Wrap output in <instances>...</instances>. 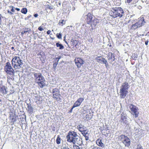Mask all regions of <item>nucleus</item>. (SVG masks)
I'll list each match as a JSON object with an SVG mask.
<instances>
[{
  "label": "nucleus",
  "instance_id": "f257e3e1",
  "mask_svg": "<svg viewBox=\"0 0 149 149\" xmlns=\"http://www.w3.org/2000/svg\"><path fill=\"white\" fill-rule=\"evenodd\" d=\"M124 14L123 9L120 7H113L111 9L109 12V15L113 18L122 17Z\"/></svg>",
  "mask_w": 149,
  "mask_h": 149
},
{
  "label": "nucleus",
  "instance_id": "f03ea898",
  "mask_svg": "<svg viewBox=\"0 0 149 149\" xmlns=\"http://www.w3.org/2000/svg\"><path fill=\"white\" fill-rule=\"evenodd\" d=\"M35 78V81L36 83L41 88L46 86L45 83V81L44 77L42 75L41 73H33Z\"/></svg>",
  "mask_w": 149,
  "mask_h": 149
},
{
  "label": "nucleus",
  "instance_id": "7ed1b4c3",
  "mask_svg": "<svg viewBox=\"0 0 149 149\" xmlns=\"http://www.w3.org/2000/svg\"><path fill=\"white\" fill-rule=\"evenodd\" d=\"M77 133L74 131H69L66 137L67 141L70 143H72L74 144L78 141V138Z\"/></svg>",
  "mask_w": 149,
  "mask_h": 149
},
{
  "label": "nucleus",
  "instance_id": "20e7f679",
  "mask_svg": "<svg viewBox=\"0 0 149 149\" xmlns=\"http://www.w3.org/2000/svg\"><path fill=\"white\" fill-rule=\"evenodd\" d=\"M130 86L128 83L125 82L123 83L120 90V96L121 98H124L128 93Z\"/></svg>",
  "mask_w": 149,
  "mask_h": 149
},
{
  "label": "nucleus",
  "instance_id": "39448f33",
  "mask_svg": "<svg viewBox=\"0 0 149 149\" xmlns=\"http://www.w3.org/2000/svg\"><path fill=\"white\" fill-rule=\"evenodd\" d=\"M11 62L12 66L16 69L20 68L23 64L22 60L19 56L14 57L13 58Z\"/></svg>",
  "mask_w": 149,
  "mask_h": 149
},
{
  "label": "nucleus",
  "instance_id": "423d86ee",
  "mask_svg": "<svg viewBox=\"0 0 149 149\" xmlns=\"http://www.w3.org/2000/svg\"><path fill=\"white\" fill-rule=\"evenodd\" d=\"M4 70L7 75H10L13 77L14 75L15 71L12 67L10 63L7 62L6 63L4 66Z\"/></svg>",
  "mask_w": 149,
  "mask_h": 149
},
{
  "label": "nucleus",
  "instance_id": "0eeeda50",
  "mask_svg": "<svg viewBox=\"0 0 149 149\" xmlns=\"http://www.w3.org/2000/svg\"><path fill=\"white\" fill-rule=\"evenodd\" d=\"M119 139L123 143L125 147L129 148L131 145L130 139L126 136L122 134L119 136Z\"/></svg>",
  "mask_w": 149,
  "mask_h": 149
},
{
  "label": "nucleus",
  "instance_id": "6e6552de",
  "mask_svg": "<svg viewBox=\"0 0 149 149\" xmlns=\"http://www.w3.org/2000/svg\"><path fill=\"white\" fill-rule=\"evenodd\" d=\"M53 98L57 101H59L61 99L60 97L61 95L59 89L56 88L53 89L52 91Z\"/></svg>",
  "mask_w": 149,
  "mask_h": 149
},
{
  "label": "nucleus",
  "instance_id": "1a4fd4ad",
  "mask_svg": "<svg viewBox=\"0 0 149 149\" xmlns=\"http://www.w3.org/2000/svg\"><path fill=\"white\" fill-rule=\"evenodd\" d=\"M129 106L131 111V113L133 115H134L135 118L138 117L139 114V112L138 111L139 109L138 107L132 104H130Z\"/></svg>",
  "mask_w": 149,
  "mask_h": 149
},
{
  "label": "nucleus",
  "instance_id": "9d476101",
  "mask_svg": "<svg viewBox=\"0 0 149 149\" xmlns=\"http://www.w3.org/2000/svg\"><path fill=\"white\" fill-rule=\"evenodd\" d=\"M95 60L98 63H102L105 65V66L107 68L108 66V63L107 60L102 56H98L95 58Z\"/></svg>",
  "mask_w": 149,
  "mask_h": 149
},
{
  "label": "nucleus",
  "instance_id": "9b49d317",
  "mask_svg": "<svg viewBox=\"0 0 149 149\" xmlns=\"http://www.w3.org/2000/svg\"><path fill=\"white\" fill-rule=\"evenodd\" d=\"M74 62L78 68H80L84 62L83 60L80 58H76L74 60Z\"/></svg>",
  "mask_w": 149,
  "mask_h": 149
},
{
  "label": "nucleus",
  "instance_id": "f8f14e48",
  "mask_svg": "<svg viewBox=\"0 0 149 149\" xmlns=\"http://www.w3.org/2000/svg\"><path fill=\"white\" fill-rule=\"evenodd\" d=\"M93 15L90 13H88L86 15V20L87 24H89L91 23V22L93 20Z\"/></svg>",
  "mask_w": 149,
  "mask_h": 149
},
{
  "label": "nucleus",
  "instance_id": "ddd939ff",
  "mask_svg": "<svg viewBox=\"0 0 149 149\" xmlns=\"http://www.w3.org/2000/svg\"><path fill=\"white\" fill-rule=\"evenodd\" d=\"M120 121L124 124H126L127 123V120L126 116L124 112H123L121 115Z\"/></svg>",
  "mask_w": 149,
  "mask_h": 149
},
{
  "label": "nucleus",
  "instance_id": "4468645a",
  "mask_svg": "<svg viewBox=\"0 0 149 149\" xmlns=\"http://www.w3.org/2000/svg\"><path fill=\"white\" fill-rule=\"evenodd\" d=\"M9 117L11 122L14 124L16 121L17 118H18V116L15 113H12L10 114Z\"/></svg>",
  "mask_w": 149,
  "mask_h": 149
},
{
  "label": "nucleus",
  "instance_id": "2eb2a0df",
  "mask_svg": "<svg viewBox=\"0 0 149 149\" xmlns=\"http://www.w3.org/2000/svg\"><path fill=\"white\" fill-rule=\"evenodd\" d=\"M145 22L143 17H140L139 18L138 21L136 22L140 27L143 25Z\"/></svg>",
  "mask_w": 149,
  "mask_h": 149
},
{
  "label": "nucleus",
  "instance_id": "dca6fc26",
  "mask_svg": "<svg viewBox=\"0 0 149 149\" xmlns=\"http://www.w3.org/2000/svg\"><path fill=\"white\" fill-rule=\"evenodd\" d=\"M81 133L85 137L86 141L88 140L89 138V134H88V131L87 130L86 128L82 131V132H81Z\"/></svg>",
  "mask_w": 149,
  "mask_h": 149
},
{
  "label": "nucleus",
  "instance_id": "f3484780",
  "mask_svg": "<svg viewBox=\"0 0 149 149\" xmlns=\"http://www.w3.org/2000/svg\"><path fill=\"white\" fill-rule=\"evenodd\" d=\"M38 56L40 55L39 58L41 61H44L46 59L45 55V53L43 52H41L40 53L37 54Z\"/></svg>",
  "mask_w": 149,
  "mask_h": 149
},
{
  "label": "nucleus",
  "instance_id": "a211bd4d",
  "mask_svg": "<svg viewBox=\"0 0 149 149\" xmlns=\"http://www.w3.org/2000/svg\"><path fill=\"white\" fill-rule=\"evenodd\" d=\"M102 139H98L96 140V143L99 146L104 147V144L102 143Z\"/></svg>",
  "mask_w": 149,
  "mask_h": 149
},
{
  "label": "nucleus",
  "instance_id": "6ab92c4d",
  "mask_svg": "<svg viewBox=\"0 0 149 149\" xmlns=\"http://www.w3.org/2000/svg\"><path fill=\"white\" fill-rule=\"evenodd\" d=\"M98 23V19H97L95 18L92 20L91 23L89 24H90L92 27H95Z\"/></svg>",
  "mask_w": 149,
  "mask_h": 149
},
{
  "label": "nucleus",
  "instance_id": "aec40b11",
  "mask_svg": "<svg viewBox=\"0 0 149 149\" xmlns=\"http://www.w3.org/2000/svg\"><path fill=\"white\" fill-rule=\"evenodd\" d=\"M27 106L28 112L30 114H32L33 113V108L30 104H27Z\"/></svg>",
  "mask_w": 149,
  "mask_h": 149
},
{
  "label": "nucleus",
  "instance_id": "412c9836",
  "mask_svg": "<svg viewBox=\"0 0 149 149\" xmlns=\"http://www.w3.org/2000/svg\"><path fill=\"white\" fill-rule=\"evenodd\" d=\"M7 88L5 86H2L0 88V91L3 94H5L7 93Z\"/></svg>",
  "mask_w": 149,
  "mask_h": 149
},
{
  "label": "nucleus",
  "instance_id": "4be33fe9",
  "mask_svg": "<svg viewBox=\"0 0 149 149\" xmlns=\"http://www.w3.org/2000/svg\"><path fill=\"white\" fill-rule=\"evenodd\" d=\"M77 128L78 130L81 132L86 128L84 125H82L81 124L77 126Z\"/></svg>",
  "mask_w": 149,
  "mask_h": 149
},
{
  "label": "nucleus",
  "instance_id": "5701e85b",
  "mask_svg": "<svg viewBox=\"0 0 149 149\" xmlns=\"http://www.w3.org/2000/svg\"><path fill=\"white\" fill-rule=\"evenodd\" d=\"M140 27V26L136 22L132 25L131 27V29L132 30H135L136 29Z\"/></svg>",
  "mask_w": 149,
  "mask_h": 149
},
{
  "label": "nucleus",
  "instance_id": "b1692460",
  "mask_svg": "<svg viewBox=\"0 0 149 149\" xmlns=\"http://www.w3.org/2000/svg\"><path fill=\"white\" fill-rule=\"evenodd\" d=\"M72 46L73 47H76L78 44V42L75 40H72Z\"/></svg>",
  "mask_w": 149,
  "mask_h": 149
},
{
  "label": "nucleus",
  "instance_id": "393cba45",
  "mask_svg": "<svg viewBox=\"0 0 149 149\" xmlns=\"http://www.w3.org/2000/svg\"><path fill=\"white\" fill-rule=\"evenodd\" d=\"M56 46L57 47H59L60 49H62L64 48V46L61 44H59L58 42L56 43Z\"/></svg>",
  "mask_w": 149,
  "mask_h": 149
},
{
  "label": "nucleus",
  "instance_id": "a878e982",
  "mask_svg": "<svg viewBox=\"0 0 149 149\" xmlns=\"http://www.w3.org/2000/svg\"><path fill=\"white\" fill-rule=\"evenodd\" d=\"M111 56L109 57V60H111L112 62L113 61L115 60V58L114 55L111 53H110Z\"/></svg>",
  "mask_w": 149,
  "mask_h": 149
},
{
  "label": "nucleus",
  "instance_id": "bb28decb",
  "mask_svg": "<svg viewBox=\"0 0 149 149\" xmlns=\"http://www.w3.org/2000/svg\"><path fill=\"white\" fill-rule=\"evenodd\" d=\"M66 20H60L59 21V22L58 24L59 25H64L65 24Z\"/></svg>",
  "mask_w": 149,
  "mask_h": 149
},
{
  "label": "nucleus",
  "instance_id": "cd10ccee",
  "mask_svg": "<svg viewBox=\"0 0 149 149\" xmlns=\"http://www.w3.org/2000/svg\"><path fill=\"white\" fill-rule=\"evenodd\" d=\"M21 12L24 14H26L27 12V10L26 8H23L21 10Z\"/></svg>",
  "mask_w": 149,
  "mask_h": 149
},
{
  "label": "nucleus",
  "instance_id": "c85d7f7f",
  "mask_svg": "<svg viewBox=\"0 0 149 149\" xmlns=\"http://www.w3.org/2000/svg\"><path fill=\"white\" fill-rule=\"evenodd\" d=\"M61 139L59 135H58L56 139V143L57 144H59L61 143Z\"/></svg>",
  "mask_w": 149,
  "mask_h": 149
},
{
  "label": "nucleus",
  "instance_id": "c756f323",
  "mask_svg": "<svg viewBox=\"0 0 149 149\" xmlns=\"http://www.w3.org/2000/svg\"><path fill=\"white\" fill-rule=\"evenodd\" d=\"M131 57L133 59L135 60L137 58L138 56L135 53H133L132 54Z\"/></svg>",
  "mask_w": 149,
  "mask_h": 149
},
{
  "label": "nucleus",
  "instance_id": "7c9ffc66",
  "mask_svg": "<svg viewBox=\"0 0 149 149\" xmlns=\"http://www.w3.org/2000/svg\"><path fill=\"white\" fill-rule=\"evenodd\" d=\"M80 105L81 104H79V103L77 101H76L74 103L73 106L75 107L80 106Z\"/></svg>",
  "mask_w": 149,
  "mask_h": 149
},
{
  "label": "nucleus",
  "instance_id": "2f4dec72",
  "mask_svg": "<svg viewBox=\"0 0 149 149\" xmlns=\"http://www.w3.org/2000/svg\"><path fill=\"white\" fill-rule=\"evenodd\" d=\"M84 98L82 97H80L78 99L77 101H78L79 103V104H81L82 102L84 101Z\"/></svg>",
  "mask_w": 149,
  "mask_h": 149
},
{
  "label": "nucleus",
  "instance_id": "473e14b6",
  "mask_svg": "<svg viewBox=\"0 0 149 149\" xmlns=\"http://www.w3.org/2000/svg\"><path fill=\"white\" fill-rule=\"evenodd\" d=\"M88 41L90 43H92L93 42V38L91 37V36L88 37Z\"/></svg>",
  "mask_w": 149,
  "mask_h": 149
},
{
  "label": "nucleus",
  "instance_id": "72a5a7b5",
  "mask_svg": "<svg viewBox=\"0 0 149 149\" xmlns=\"http://www.w3.org/2000/svg\"><path fill=\"white\" fill-rule=\"evenodd\" d=\"M7 82L9 84L11 80H12V78L9 75H7Z\"/></svg>",
  "mask_w": 149,
  "mask_h": 149
},
{
  "label": "nucleus",
  "instance_id": "f704fd0d",
  "mask_svg": "<svg viewBox=\"0 0 149 149\" xmlns=\"http://www.w3.org/2000/svg\"><path fill=\"white\" fill-rule=\"evenodd\" d=\"M61 58V56H58L57 57L55 58L54 59L55 60V62H58L59 59Z\"/></svg>",
  "mask_w": 149,
  "mask_h": 149
},
{
  "label": "nucleus",
  "instance_id": "c9c22d12",
  "mask_svg": "<svg viewBox=\"0 0 149 149\" xmlns=\"http://www.w3.org/2000/svg\"><path fill=\"white\" fill-rule=\"evenodd\" d=\"M56 37L58 39H61V33H57L56 35Z\"/></svg>",
  "mask_w": 149,
  "mask_h": 149
},
{
  "label": "nucleus",
  "instance_id": "e433bc0d",
  "mask_svg": "<svg viewBox=\"0 0 149 149\" xmlns=\"http://www.w3.org/2000/svg\"><path fill=\"white\" fill-rule=\"evenodd\" d=\"M136 149H143L142 146L140 144H138Z\"/></svg>",
  "mask_w": 149,
  "mask_h": 149
},
{
  "label": "nucleus",
  "instance_id": "4c0bfd02",
  "mask_svg": "<svg viewBox=\"0 0 149 149\" xmlns=\"http://www.w3.org/2000/svg\"><path fill=\"white\" fill-rule=\"evenodd\" d=\"M73 148L74 149H80V147L79 146H77L75 144L73 145Z\"/></svg>",
  "mask_w": 149,
  "mask_h": 149
},
{
  "label": "nucleus",
  "instance_id": "58836bf2",
  "mask_svg": "<svg viewBox=\"0 0 149 149\" xmlns=\"http://www.w3.org/2000/svg\"><path fill=\"white\" fill-rule=\"evenodd\" d=\"M58 62H55V63H54L53 64V68L55 69L57 65H58Z\"/></svg>",
  "mask_w": 149,
  "mask_h": 149
},
{
  "label": "nucleus",
  "instance_id": "ea45409f",
  "mask_svg": "<svg viewBox=\"0 0 149 149\" xmlns=\"http://www.w3.org/2000/svg\"><path fill=\"white\" fill-rule=\"evenodd\" d=\"M9 7L10 8H11V12H14L15 11V10L14 9V7L13 6H9Z\"/></svg>",
  "mask_w": 149,
  "mask_h": 149
},
{
  "label": "nucleus",
  "instance_id": "a19ab883",
  "mask_svg": "<svg viewBox=\"0 0 149 149\" xmlns=\"http://www.w3.org/2000/svg\"><path fill=\"white\" fill-rule=\"evenodd\" d=\"M28 32V31H22L21 33V35L22 36H23V35L25 33H27V32Z\"/></svg>",
  "mask_w": 149,
  "mask_h": 149
},
{
  "label": "nucleus",
  "instance_id": "79ce46f5",
  "mask_svg": "<svg viewBox=\"0 0 149 149\" xmlns=\"http://www.w3.org/2000/svg\"><path fill=\"white\" fill-rule=\"evenodd\" d=\"M3 18V16L1 14H0V25H1L2 21V18Z\"/></svg>",
  "mask_w": 149,
  "mask_h": 149
},
{
  "label": "nucleus",
  "instance_id": "37998d69",
  "mask_svg": "<svg viewBox=\"0 0 149 149\" xmlns=\"http://www.w3.org/2000/svg\"><path fill=\"white\" fill-rule=\"evenodd\" d=\"M47 8L50 10H52L53 8V6L48 5Z\"/></svg>",
  "mask_w": 149,
  "mask_h": 149
},
{
  "label": "nucleus",
  "instance_id": "c03bdc74",
  "mask_svg": "<svg viewBox=\"0 0 149 149\" xmlns=\"http://www.w3.org/2000/svg\"><path fill=\"white\" fill-rule=\"evenodd\" d=\"M38 30L40 31H42L43 30L42 27L41 26H40L38 28Z\"/></svg>",
  "mask_w": 149,
  "mask_h": 149
},
{
  "label": "nucleus",
  "instance_id": "a18cd8bd",
  "mask_svg": "<svg viewBox=\"0 0 149 149\" xmlns=\"http://www.w3.org/2000/svg\"><path fill=\"white\" fill-rule=\"evenodd\" d=\"M74 108H75V107H74V106H73L72 107V108H71V109L69 111V112L70 113L72 112V110H73V109Z\"/></svg>",
  "mask_w": 149,
  "mask_h": 149
},
{
  "label": "nucleus",
  "instance_id": "49530a36",
  "mask_svg": "<svg viewBox=\"0 0 149 149\" xmlns=\"http://www.w3.org/2000/svg\"><path fill=\"white\" fill-rule=\"evenodd\" d=\"M92 149H100V148L97 146H94L92 148Z\"/></svg>",
  "mask_w": 149,
  "mask_h": 149
},
{
  "label": "nucleus",
  "instance_id": "de8ad7c7",
  "mask_svg": "<svg viewBox=\"0 0 149 149\" xmlns=\"http://www.w3.org/2000/svg\"><path fill=\"white\" fill-rule=\"evenodd\" d=\"M7 12L8 13L10 14L11 15H12L13 14V13L12 12L10 11L9 10H7Z\"/></svg>",
  "mask_w": 149,
  "mask_h": 149
},
{
  "label": "nucleus",
  "instance_id": "09e8293b",
  "mask_svg": "<svg viewBox=\"0 0 149 149\" xmlns=\"http://www.w3.org/2000/svg\"><path fill=\"white\" fill-rule=\"evenodd\" d=\"M11 49L12 50H13L14 52H15V47H11Z\"/></svg>",
  "mask_w": 149,
  "mask_h": 149
},
{
  "label": "nucleus",
  "instance_id": "8fccbe9b",
  "mask_svg": "<svg viewBox=\"0 0 149 149\" xmlns=\"http://www.w3.org/2000/svg\"><path fill=\"white\" fill-rule=\"evenodd\" d=\"M51 32V31L50 30H48L47 31V33L48 35H49L50 34Z\"/></svg>",
  "mask_w": 149,
  "mask_h": 149
},
{
  "label": "nucleus",
  "instance_id": "3c124183",
  "mask_svg": "<svg viewBox=\"0 0 149 149\" xmlns=\"http://www.w3.org/2000/svg\"><path fill=\"white\" fill-rule=\"evenodd\" d=\"M149 42V41L148 40H147L146 42H145V45H148V42Z\"/></svg>",
  "mask_w": 149,
  "mask_h": 149
},
{
  "label": "nucleus",
  "instance_id": "603ef678",
  "mask_svg": "<svg viewBox=\"0 0 149 149\" xmlns=\"http://www.w3.org/2000/svg\"><path fill=\"white\" fill-rule=\"evenodd\" d=\"M127 2L128 3H130L132 1V0H126Z\"/></svg>",
  "mask_w": 149,
  "mask_h": 149
},
{
  "label": "nucleus",
  "instance_id": "864d4df0",
  "mask_svg": "<svg viewBox=\"0 0 149 149\" xmlns=\"http://www.w3.org/2000/svg\"><path fill=\"white\" fill-rule=\"evenodd\" d=\"M38 14H35L34 15V16L35 17H36L38 16Z\"/></svg>",
  "mask_w": 149,
  "mask_h": 149
},
{
  "label": "nucleus",
  "instance_id": "5fc2aeb1",
  "mask_svg": "<svg viewBox=\"0 0 149 149\" xmlns=\"http://www.w3.org/2000/svg\"><path fill=\"white\" fill-rule=\"evenodd\" d=\"M63 149H70L68 147H64Z\"/></svg>",
  "mask_w": 149,
  "mask_h": 149
},
{
  "label": "nucleus",
  "instance_id": "6e6d98bb",
  "mask_svg": "<svg viewBox=\"0 0 149 149\" xmlns=\"http://www.w3.org/2000/svg\"><path fill=\"white\" fill-rule=\"evenodd\" d=\"M15 9L17 11H19L20 10V9L18 8H15Z\"/></svg>",
  "mask_w": 149,
  "mask_h": 149
},
{
  "label": "nucleus",
  "instance_id": "4d7b16f0",
  "mask_svg": "<svg viewBox=\"0 0 149 149\" xmlns=\"http://www.w3.org/2000/svg\"><path fill=\"white\" fill-rule=\"evenodd\" d=\"M109 47H111L112 45H111L110 44V45H109Z\"/></svg>",
  "mask_w": 149,
  "mask_h": 149
},
{
  "label": "nucleus",
  "instance_id": "13d9d810",
  "mask_svg": "<svg viewBox=\"0 0 149 149\" xmlns=\"http://www.w3.org/2000/svg\"><path fill=\"white\" fill-rule=\"evenodd\" d=\"M87 116H88V115H86V118H87Z\"/></svg>",
  "mask_w": 149,
  "mask_h": 149
},
{
  "label": "nucleus",
  "instance_id": "bf43d9fd",
  "mask_svg": "<svg viewBox=\"0 0 149 149\" xmlns=\"http://www.w3.org/2000/svg\"><path fill=\"white\" fill-rule=\"evenodd\" d=\"M109 54H110V53H109V56H109Z\"/></svg>",
  "mask_w": 149,
  "mask_h": 149
},
{
  "label": "nucleus",
  "instance_id": "052dcab7",
  "mask_svg": "<svg viewBox=\"0 0 149 149\" xmlns=\"http://www.w3.org/2000/svg\"><path fill=\"white\" fill-rule=\"evenodd\" d=\"M60 4H60V3H59V5H60Z\"/></svg>",
  "mask_w": 149,
  "mask_h": 149
}]
</instances>
